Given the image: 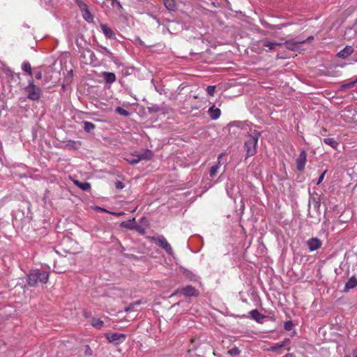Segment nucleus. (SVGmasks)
I'll return each mask as SVG.
<instances>
[{
  "instance_id": "f257e3e1",
  "label": "nucleus",
  "mask_w": 357,
  "mask_h": 357,
  "mask_svg": "<svg viewBox=\"0 0 357 357\" xmlns=\"http://www.w3.org/2000/svg\"><path fill=\"white\" fill-rule=\"evenodd\" d=\"M49 280V273L46 271L36 270L27 275V283L31 287H36L38 282L47 283Z\"/></svg>"
},
{
  "instance_id": "f03ea898",
  "label": "nucleus",
  "mask_w": 357,
  "mask_h": 357,
  "mask_svg": "<svg viewBox=\"0 0 357 357\" xmlns=\"http://www.w3.org/2000/svg\"><path fill=\"white\" fill-rule=\"evenodd\" d=\"M259 135V132H255L254 135H250L248 136L244 144L247 158L252 156L257 153V146Z\"/></svg>"
},
{
  "instance_id": "7ed1b4c3",
  "label": "nucleus",
  "mask_w": 357,
  "mask_h": 357,
  "mask_svg": "<svg viewBox=\"0 0 357 357\" xmlns=\"http://www.w3.org/2000/svg\"><path fill=\"white\" fill-rule=\"evenodd\" d=\"M27 98L31 100H38L41 96V89L34 84L33 79L28 81V85L24 88Z\"/></svg>"
},
{
  "instance_id": "20e7f679",
  "label": "nucleus",
  "mask_w": 357,
  "mask_h": 357,
  "mask_svg": "<svg viewBox=\"0 0 357 357\" xmlns=\"http://www.w3.org/2000/svg\"><path fill=\"white\" fill-rule=\"evenodd\" d=\"M75 2L80 9L84 19L89 22H92L93 20V16L91 13L87 4L82 0H75Z\"/></svg>"
},
{
  "instance_id": "39448f33",
  "label": "nucleus",
  "mask_w": 357,
  "mask_h": 357,
  "mask_svg": "<svg viewBox=\"0 0 357 357\" xmlns=\"http://www.w3.org/2000/svg\"><path fill=\"white\" fill-rule=\"evenodd\" d=\"M152 238L155 241V243L161 248H162L167 252V253H168L169 255H172V248L163 236L153 237Z\"/></svg>"
},
{
  "instance_id": "423d86ee",
  "label": "nucleus",
  "mask_w": 357,
  "mask_h": 357,
  "mask_svg": "<svg viewBox=\"0 0 357 357\" xmlns=\"http://www.w3.org/2000/svg\"><path fill=\"white\" fill-rule=\"evenodd\" d=\"M105 336L109 342L115 343L116 344L123 342L126 337V335L119 333L106 334Z\"/></svg>"
},
{
  "instance_id": "0eeeda50",
  "label": "nucleus",
  "mask_w": 357,
  "mask_h": 357,
  "mask_svg": "<svg viewBox=\"0 0 357 357\" xmlns=\"http://www.w3.org/2000/svg\"><path fill=\"white\" fill-rule=\"evenodd\" d=\"M306 245L308 247L309 251L313 252L319 250L321 247L322 242L319 238L312 237L306 241Z\"/></svg>"
},
{
  "instance_id": "6e6552de",
  "label": "nucleus",
  "mask_w": 357,
  "mask_h": 357,
  "mask_svg": "<svg viewBox=\"0 0 357 357\" xmlns=\"http://www.w3.org/2000/svg\"><path fill=\"white\" fill-rule=\"evenodd\" d=\"M182 294L185 296H196L197 295V291L193 287L188 285L181 289L176 290L172 296L176 295L177 294Z\"/></svg>"
},
{
  "instance_id": "1a4fd4ad",
  "label": "nucleus",
  "mask_w": 357,
  "mask_h": 357,
  "mask_svg": "<svg viewBox=\"0 0 357 357\" xmlns=\"http://www.w3.org/2000/svg\"><path fill=\"white\" fill-rule=\"evenodd\" d=\"M307 161V153L305 150H302L296 159L297 169L299 171H303L305 168Z\"/></svg>"
},
{
  "instance_id": "9d476101",
  "label": "nucleus",
  "mask_w": 357,
  "mask_h": 357,
  "mask_svg": "<svg viewBox=\"0 0 357 357\" xmlns=\"http://www.w3.org/2000/svg\"><path fill=\"white\" fill-rule=\"evenodd\" d=\"M225 155V153H221L218 156V161L216 162V164H215L214 165H213L211 168H210V170H209V175L211 177L213 178L216 176V174H218L219 169H220V165H221V159Z\"/></svg>"
},
{
  "instance_id": "9b49d317",
  "label": "nucleus",
  "mask_w": 357,
  "mask_h": 357,
  "mask_svg": "<svg viewBox=\"0 0 357 357\" xmlns=\"http://www.w3.org/2000/svg\"><path fill=\"white\" fill-rule=\"evenodd\" d=\"M100 29L104 35L109 39H115L116 35L113 30L106 24H101Z\"/></svg>"
},
{
  "instance_id": "f8f14e48",
  "label": "nucleus",
  "mask_w": 357,
  "mask_h": 357,
  "mask_svg": "<svg viewBox=\"0 0 357 357\" xmlns=\"http://www.w3.org/2000/svg\"><path fill=\"white\" fill-rule=\"evenodd\" d=\"M305 40L300 41H294V40H286L283 44L286 45V48L291 50L296 51L298 49V47L301 44L303 43Z\"/></svg>"
},
{
  "instance_id": "ddd939ff",
  "label": "nucleus",
  "mask_w": 357,
  "mask_h": 357,
  "mask_svg": "<svg viewBox=\"0 0 357 357\" xmlns=\"http://www.w3.org/2000/svg\"><path fill=\"white\" fill-rule=\"evenodd\" d=\"M208 113L212 120H217L220 116L221 111L219 108L215 107V106L213 105L209 107Z\"/></svg>"
},
{
  "instance_id": "4468645a",
  "label": "nucleus",
  "mask_w": 357,
  "mask_h": 357,
  "mask_svg": "<svg viewBox=\"0 0 357 357\" xmlns=\"http://www.w3.org/2000/svg\"><path fill=\"white\" fill-rule=\"evenodd\" d=\"M153 153L151 150L146 149L144 152L141 153H138L136 155V157H138L139 160H149L153 158Z\"/></svg>"
},
{
  "instance_id": "2eb2a0df",
  "label": "nucleus",
  "mask_w": 357,
  "mask_h": 357,
  "mask_svg": "<svg viewBox=\"0 0 357 357\" xmlns=\"http://www.w3.org/2000/svg\"><path fill=\"white\" fill-rule=\"evenodd\" d=\"M354 52V49L351 46H346L343 50L337 53V56L340 58H347Z\"/></svg>"
},
{
  "instance_id": "dca6fc26",
  "label": "nucleus",
  "mask_w": 357,
  "mask_h": 357,
  "mask_svg": "<svg viewBox=\"0 0 357 357\" xmlns=\"http://www.w3.org/2000/svg\"><path fill=\"white\" fill-rule=\"evenodd\" d=\"M250 317L256 321L260 323L262 319L265 318V316L261 314L257 309L252 310L250 312Z\"/></svg>"
},
{
  "instance_id": "f3484780",
  "label": "nucleus",
  "mask_w": 357,
  "mask_h": 357,
  "mask_svg": "<svg viewBox=\"0 0 357 357\" xmlns=\"http://www.w3.org/2000/svg\"><path fill=\"white\" fill-rule=\"evenodd\" d=\"M102 77L105 79V82L109 84L114 83L116 79L115 74L110 72H103Z\"/></svg>"
},
{
  "instance_id": "a211bd4d",
  "label": "nucleus",
  "mask_w": 357,
  "mask_h": 357,
  "mask_svg": "<svg viewBox=\"0 0 357 357\" xmlns=\"http://www.w3.org/2000/svg\"><path fill=\"white\" fill-rule=\"evenodd\" d=\"M357 286V279L354 277L350 278L344 286V291L354 289Z\"/></svg>"
},
{
  "instance_id": "6ab92c4d",
  "label": "nucleus",
  "mask_w": 357,
  "mask_h": 357,
  "mask_svg": "<svg viewBox=\"0 0 357 357\" xmlns=\"http://www.w3.org/2000/svg\"><path fill=\"white\" fill-rule=\"evenodd\" d=\"M74 184L82 190H89L91 188V184L89 182H80L77 180L73 181Z\"/></svg>"
},
{
  "instance_id": "aec40b11",
  "label": "nucleus",
  "mask_w": 357,
  "mask_h": 357,
  "mask_svg": "<svg viewBox=\"0 0 357 357\" xmlns=\"http://www.w3.org/2000/svg\"><path fill=\"white\" fill-rule=\"evenodd\" d=\"M91 324L93 328L100 329L103 326L104 322L99 318L93 317L91 321Z\"/></svg>"
},
{
  "instance_id": "412c9836",
  "label": "nucleus",
  "mask_w": 357,
  "mask_h": 357,
  "mask_svg": "<svg viewBox=\"0 0 357 357\" xmlns=\"http://www.w3.org/2000/svg\"><path fill=\"white\" fill-rule=\"evenodd\" d=\"M282 43L274 41H266L263 44V47L268 48L269 50H275L276 47L281 46Z\"/></svg>"
},
{
  "instance_id": "4be33fe9",
  "label": "nucleus",
  "mask_w": 357,
  "mask_h": 357,
  "mask_svg": "<svg viewBox=\"0 0 357 357\" xmlns=\"http://www.w3.org/2000/svg\"><path fill=\"white\" fill-rule=\"evenodd\" d=\"M323 141L326 144L331 146L334 149H336L339 145V143L333 138H324Z\"/></svg>"
},
{
  "instance_id": "5701e85b",
  "label": "nucleus",
  "mask_w": 357,
  "mask_h": 357,
  "mask_svg": "<svg viewBox=\"0 0 357 357\" xmlns=\"http://www.w3.org/2000/svg\"><path fill=\"white\" fill-rule=\"evenodd\" d=\"M163 3L169 10H175L176 8V3L174 0H163Z\"/></svg>"
},
{
  "instance_id": "b1692460",
  "label": "nucleus",
  "mask_w": 357,
  "mask_h": 357,
  "mask_svg": "<svg viewBox=\"0 0 357 357\" xmlns=\"http://www.w3.org/2000/svg\"><path fill=\"white\" fill-rule=\"evenodd\" d=\"M22 69L24 72L27 73L30 76H32V68L29 62L24 61L22 64Z\"/></svg>"
},
{
  "instance_id": "393cba45",
  "label": "nucleus",
  "mask_w": 357,
  "mask_h": 357,
  "mask_svg": "<svg viewBox=\"0 0 357 357\" xmlns=\"http://www.w3.org/2000/svg\"><path fill=\"white\" fill-rule=\"evenodd\" d=\"M357 84V79L354 81L349 82L348 83H345L340 86V91H345L348 89L354 87Z\"/></svg>"
},
{
  "instance_id": "a878e982",
  "label": "nucleus",
  "mask_w": 357,
  "mask_h": 357,
  "mask_svg": "<svg viewBox=\"0 0 357 357\" xmlns=\"http://www.w3.org/2000/svg\"><path fill=\"white\" fill-rule=\"evenodd\" d=\"M84 129L86 132H90L91 130H94L96 126L89 121H84Z\"/></svg>"
},
{
  "instance_id": "bb28decb",
  "label": "nucleus",
  "mask_w": 357,
  "mask_h": 357,
  "mask_svg": "<svg viewBox=\"0 0 357 357\" xmlns=\"http://www.w3.org/2000/svg\"><path fill=\"white\" fill-rule=\"evenodd\" d=\"M99 52L101 54H104V55H105V56H108V57H109L111 59L113 58L112 52L109 50H108L107 47H105L101 46Z\"/></svg>"
},
{
  "instance_id": "cd10ccee",
  "label": "nucleus",
  "mask_w": 357,
  "mask_h": 357,
  "mask_svg": "<svg viewBox=\"0 0 357 357\" xmlns=\"http://www.w3.org/2000/svg\"><path fill=\"white\" fill-rule=\"evenodd\" d=\"M116 112L121 115V116H128L130 115V112L124 109H123L122 107H117L116 108Z\"/></svg>"
},
{
  "instance_id": "c85d7f7f",
  "label": "nucleus",
  "mask_w": 357,
  "mask_h": 357,
  "mask_svg": "<svg viewBox=\"0 0 357 357\" xmlns=\"http://www.w3.org/2000/svg\"><path fill=\"white\" fill-rule=\"evenodd\" d=\"M285 25H286V24H278V25H271L269 24L266 23V24H264V26H266L271 29H278L279 30V29H281Z\"/></svg>"
},
{
  "instance_id": "c756f323",
  "label": "nucleus",
  "mask_w": 357,
  "mask_h": 357,
  "mask_svg": "<svg viewBox=\"0 0 357 357\" xmlns=\"http://www.w3.org/2000/svg\"><path fill=\"white\" fill-rule=\"evenodd\" d=\"M283 347V344H280L279 343H276L275 345L272 346L271 347L268 348L267 350L269 351H278V349H281Z\"/></svg>"
},
{
  "instance_id": "7c9ffc66",
  "label": "nucleus",
  "mask_w": 357,
  "mask_h": 357,
  "mask_svg": "<svg viewBox=\"0 0 357 357\" xmlns=\"http://www.w3.org/2000/svg\"><path fill=\"white\" fill-rule=\"evenodd\" d=\"M215 90V86H208L206 88V92L209 96H213L214 95Z\"/></svg>"
},
{
  "instance_id": "2f4dec72",
  "label": "nucleus",
  "mask_w": 357,
  "mask_h": 357,
  "mask_svg": "<svg viewBox=\"0 0 357 357\" xmlns=\"http://www.w3.org/2000/svg\"><path fill=\"white\" fill-rule=\"evenodd\" d=\"M127 160L131 165H135L140 161L138 157H136V155H135L132 158L128 159Z\"/></svg>"
},
{
  "instance_id": "473e14b6",
  "label": "nucleus",
  "mask_w": 357,
  "mask_h": 357,
  "mask_svg": "<svg viewBox=\"0 0 357 357\" xmlns=\"http://www.w3.org/2000/svg\"><path fill=\"white\" fill-rule=\"evenodd\" d=\"M284 326L286 331H291L293 328V324L291 321H287L284 322Z\"/></svg>"
},
{
  "instance_id": "72a5a7b5",
  "label": "nucleus",
  "mask_w": 357,
  "mask_h": 357,
  "mask_svg": "<svg viewBox=\"0 0 357 357\" xmlns=\"http://www.w3.org/2000/svg\"><path fill=\"white\" fill-rule=\"evenodd\" d=\"M115 186L119 190L123 189L125 187L124 184L120 181L115 183Z\"/></svg>"
},
{
  "instance_id": "f704fd0d",
  "label": "nucleus",
  "mask_w": 357,
  "mask_h": 357,
  "mask_svg": "<svg viewBox=\"0 0 357 357\" xmlns=\"http://www.w3.org/2000/svg\"><path fill=\"white\" fill-rule=\"evenodd\" d=\"M326 171H324L319 177L317 185H319L324 180Z\"/></svg>"
},
{
  "instance_id": "c9c22d12",
  "label": "nucleus",
  "mask_w": 357,
  "mask_h": 357,
  "mask_svg": "<svg viewBox=\"0 0 357 357\" xmlns=\"http://www.w3.org/2000/svg\"><path fill=\"white\" fill-rule=\"evenodd\" d=\"M35 77H36L37 79H42V77H43V73H42V71H41V70L37 71V72L35 73Z\"/></svg>"
},
{
  "instance_id": "e433bc0d",
  "label": "nucleus",
  "mask_w": 357,
  "mask_h": 357,
  "mask_svg": "<svg viewBox=\"0 0 357 357\" xmlns=\"http://www.w3.org/2000/svg\"><path fill=\"white\" fill-rule=\"evenodd\" d=\"M290 342V340L289 338H285L282 342H280V344H283V347Z\"/></svg>"
},
{
  "instance_id": "4c0bfd02",
  "label": "nucleus",
  "mask_w": 357,
  "mask_h": 357,
  "mask_svg": "<svg viewBox=\"0 0 357 357\" xmlns=\"http://www.w3.org/2000/svg\"><path fill=\"white\" fill-rule=\"evenodd\" d=\"M140 303H141L140 301H137V302H135L134 304L130 305V306L126 309V310H127V311L130 310L133 307L134 305L139 304Z\"/></svg>"
},
{
  "instance_id": "58836bf2",
  "label": "nucleus",
  "mask_w": 357,
  "mask_h": 357,
  "mask_svg": "<svg viewBox=\"0 0 357 357\" xmlns=\"http://www.w3.org/2000/svg\"><path fill=\"white\" fill-rule=\"evenodd\" d=\"M121 226L123 227H126V228H129V229H132V227L129 226V225H128L126 222H123L121 223Z\"/></svg>"
},
{
  "instance_id": "ea45409f",
  "label": "nucleus",
  "mask_w": 357,
  "mask_h": 357,
  "mask_svg": "<svg viewBox=\"0 0 357 357\" xmlns=\"http://www.w3.org/2000/svg\"><path fill=\"white\" fill-rule=\"evenodd\" d=\"M282 357H295L294 354H291V353H288L286 355H284V356Z\"/></svg>"
},
{
  "instance_id": "a19ab883",
  "label": "nucleus",
  "mask_w": 357,
  "mask_h": 357,
  "mask_svg": "<svg viewBox=\"0 0 357 357\" xmlns=\"http://www.w3.org/2000/svg\"><path fill=\"white\" fill-rule=\"evenodd\" d=\"M97 211H106L105 209H104L103 208H101V207H97Z\"/></svg>"
},
{
  "instance_id": "79ce46f5",
  "label": "nucleus",
  "mask_w": 357,
  "mask_h": 357,
  "mask_svg": "<svg viewBox=\"0 0 357 357\" xmlns=\"http://www.w3.org/2000/svg\"><path fill=\"white\" fill-rule=\"evenodd\" d=\"M313 39V37L312 36H310L307 38V40H312Z\"/></svg>"
},
{
  "instance_id": "37998d69",
  "label": "nucleus",
  "mask_w": 357,
  "mask_h": 357,
  "mask_svg": "<svg viewBox=\"0 0 357 357\" xmlns=\"http://www.w3.org/2000/svg\"><path fill=\"white\" fill-rule=\"evenodd\" d=\"M234 353L238 354V349H236V351H234Z\"/></svg>"
},
{
  "instance_id": "c03bdc74",
  "label": "nucleus",
  "mask_w": 357,
  "mask_h": 357,
  "mask_svg": "<svg viewBox=\"0 0 357 357\" xmlns=\"http://www.w3.org/2000/svg\"><path fill=\"white\" fill-rule=\"evenodd\" d=\"M234 353L238 354V349H236V351H234Z\"/></svg>"
},
{
  "instance_id": "a18cd8bd",
  "label": "nucleus",
  "mask_w": 357,
  "mask_h": 357,
  "mask_svg": "<svg viewBox=\"0 0 357 357\" xmlns=\"http://www.w3.org/2000/svg\"><path fill=\"white\" fill-rule=\"evenodd\" d=\"M345 357H349V356H346Z\"/></svg>"
},
{
  "instance_id": "49530a36",
  "label": "nucleus",
  "mask_w": 357,
  "mask_h": 357,
  "mask_svg": "<svg viewBox=\"0 0 357 357\" xmlns=\"http://www.w3.org/2000/svg\"><path fill=\"white\" fill-rule=\"evenodd\" d=\"M355 357H357V354L355 356Z\"/></svg>"
},
{
  "instance_id": "de8ad7c7",
  "label": "nucleus",
  "mask_w": 357,
  "mask_h": 357,
  "mask_svg": "<svg viewBox=\"0 0 357 357\" xmlns=\"http://www.w3.org/2000/svg\"><path fill=\"white\" fill-rule=\"evenodd\" d=\"M356 22H357V17H356Z\"/></svg>"
}]
</instances>
